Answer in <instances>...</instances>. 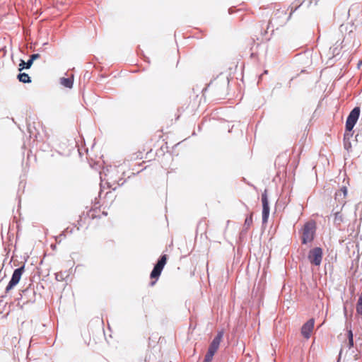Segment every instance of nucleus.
I'll use <instances>...</instances> for the list:
<instances>
[{
    "instance_id": "obj_25",
    "label": "nucleus",
    "mask_w": 362,
    "mask_h": 362,
    "mask_svg": "<svg viewBox=\"0 0 362 362\" xmlns=\"http://www.w3.org/2000/svg\"><path fill=\"white\" fill-rule=\"evenodd\" d=\"M347 337L348 340L350 339H354V334L351 327L347 330Z\"/></svg>"
},
{
    "instance_id": "obj_13",
    "label": "nucleus",
    "mask_w": 362,
    "mask_h": 362,
    "mask_svg": "<svg viewBox=\"0 0 362 362\" xmlns=\"http://www.w3.org/2000/svg\"><path fill=\"white\" fill-rule=\"evenodd\" d=\"M60 83L66 88H71L74 84V79L73 78H61Z\"/></svg>"
},
{
    "instance_id": "obj_19",
    "label": "nucleus",
    "mask_w": 362,
    "mask_h": 362,
    "mask_svg": "<svg viewBox=\"0 0 362 362\" xmlns=\"http://www.w3.org/2000/svg\"><path fill=\"white\" fill-rule=\"evenodd\" d=\"M346 136L344 135V147L347 151H349L351 148V144L349 140H346Z\"/></svg>"
},
{
    "instance_id": "obj_8",
    "label": "nucleus",
    "mask_w": 362,
    "mask_h": 362,
    "mask_svg": "<svg viewBox=\"0 0 362 362\" xmlns=\"http://www.w3.org/2000/svg\"><path fill=\"white\" fill-rule=\"evenodd\" d=\"M315 324V320L311 318L308 320L301 327V334L305 339H309L310 333L313 329Z\"/></svg>"
},
{
    "instance_id": "obj_10",
    "label": "nucleus",
    "mask_w": 362,
    "mask_h": 362,
    "mask_svg": "<svg viewBox=\"0 0 362 362\" xmlns=\"http://www.w3.org/2000/svg\"><path fill=\"white\" fill-rule=\"evenodd\" d=\"M21 295V299L25 298L26 299V302H34L35 297V292L33 288L30 285L28 288L23 290Z\"/></svg>"
},
{
    "instance_id": "obj_27",
    "label": "nucleus",
    "mask_w": 362,
    "mask_h": 362,
    "mask_svg": "<svg viewBox=\"0 0 362 362\" xmlns=\"http://www.w3.org/2000/svg\"><path fill=\"white\" fill-rule=\"evenodd\" d=\"M349 349H351L354 346V339H349Z\"/></svg>"
},
{
    "instance_id": "obj_22",
    "label": "nucleus",
    "mask_w": 362,
    "mask_h": 362,
    "mask_svg": "<svg viewBox=\"0 0 362 362\" xmlns=\"http://www.w3.org/2000/svg\"><path fill=\"white\" fill-rule=\"evenodd\" d=\"M333 57H337L340 53V49L338 47L331 48Z\"/></svg>"
},
{
    "instance_id": "obj_31",
    "label": "nucleus",
    "mask_w": 362,
    "mask_h": 362,
    "mask_svg": "<svg viewBox=\"0 0 362 362\" xmlns=\"http://www.w3.org/2000/svg\"><path fill=\"white\" fill-rule=\"evenodd\" d=\"M358 134H356V138L358 139Z\"/></svg>"
},
{
    "instance_id": "obj_12",
    "label": "nucleus",
    "mask_w": 362,
    "mask_h": 362,
    "mask_svg": "<svg viewBox=\"0 0 362 362\" xmlns=\"http://www.w3.org/2000/svg\"><path fill=\"white\" fill-rule=\"evenodd\" d=\"M252 213H251L249 216H247L245 220L244 226H243V230L241 232V234L244 232H246L247 229L250 227V226L252 224L253 218H252Z\"/></svg>"
},
{
    "instance_id": "obj_4",
    "label": "nucleus",
    "mask_w": 362,
    "mask_h": 362,
    "mask_svg": "<svg viewBox=\"0 0 362 362\" xmlns=\"http://www.w3.org/2000/svg\"><path fill=\"white\" fill-rule=\"evenodd\" d=\"M167 259L168 257L166 255H162L160 257L151 272L150 277L151 279H156L157 280L159 278L165 265L166 264Z\"/></svg>"
},
{
    "instance_id": "obj_33",
    "label": "nucleus",
    "mask_w": 362,
    "mask_h": 362,
    "mask_svg": "<svg viewBox=\"0 0 362 362\" xmlns=\"http://www.w3.org/2000/svg\"><path fill=\"white\" fill-rule=\"evenodd\" d=\"M203 362H205L204 361H203Z\"/></svg>"
},
{
    "instance_id": "obj_16",
    "label": "nucleus",
    "mask_w": 362,
    "mask_h": 362,
    "mask_svg": "<svg viewBox=\"0 0 362 362\" xmlns=\"http://www.w3.org/2000/svg\"><path fill=\"white\" fill-rule=\"evenodd\" d=\"M343 222V217L340 212L337 211L334 214V223L338 227Z\"/></svg>"
},
{
    "instance_id": "obj_26",
    "label": "nucleus",
    "mask_w": 362,
    "mask_h": 362,
    "mask_svg": "<svg viewBox=\"0 0 362 362\" xmlns=\"http://www.w3.org/2000/svg\"><path fill=\"white\" fill-rule=\"evenodd\" d=\"M344 135H346V140H349L350 138L352 136L353 134H352V131L351 132H345L344 133Z\"/></svg>"
},
{
    "instance_id": "obj_5",
    "label": "nucleus",
    "mask_w": 362,
    "mask_h": 362,
    "mask_svg": "<svg viewBox=\"0 0 362 362\" xmlns=\"http://www.w3.org/2000/svg\"><path fill=\"white\" fill-rule=\"evenodd\" d=\"M293 11L291 12L288 16H286V12L284 10H277L270 20L269 25L275 23L278 25H281L286 23L291 18V15L292 14ZM269 26V25H268V27Z\"/></svg>"
},
{
    "instance_id": "obj_24",
    "label": "nucleus",
    "mask_w": 362,
    "mask_h": 362,
    "mask_svg": "<svg viewBox=\"0 0 362 362\" xmlns=\"http://www.w3.org/2000/svg\"><path fill=\"white\" fill-rule=\"evenodd\" d=\"M40 55L39 54H33L30 56V60L32 61V62L33 63V62L35 60H36L37 59L40 58Z\"/></svg>"
},
{
    "instance_id": "obj_14",
    "label": "nucleus",
    "mask_w": 362,
    "mask_h": 362,
    "mask_svg": "<svg viewBox=\"0 0 362 362\" xmlns=\"http://www.w3.org/2000/svg\"><path fill=\"white\" fill-rule=\"evenodd\" d=\"M33 62L31 60L28 59L27 62H25L23 59H21L18 70L21 71L23 69H28L33 65Z\"/></svg>"
},
{
    "instance_id": "obj_28",
    "label": "nucleus",
    "mask_w": 362,
    "mask_h": 362,
    "mask_svg": "<svg viewBox=\"0 0 362 362\" xmlns=\"http://www.w3.org/2000/svg\"><path fill=\"white\" fill-rule=\"evenodd\" d=\"M154 284H155V281H152V282L151 283V286H153V285H154Z\"/></svg>"
},
{
    "instance_id": "obj_20",
    "label": "nucleus",
    "mask_w": 362,
    "mask_h": 362,
    "mask_svg": "<svg viewBox=\"0 0 362 362\" xmlns=\"http://www.w3.org/2000/svg\"><path fill=\"white\" fill-rule=\"evenodd\" d=\"M350 27L351 30H349V35H351V34L352 33L353 30H352V28H353V25H341L340 26V30L341 32H343L344 29L345 28L346 30L348 29V27Z\"/></svg>"
},
{
    "instance_id": "obj_11",
    "label": "nucleus",
    "mask_w": 362,
    "mask_h": 362,
    "mask_svg": "<svg viewBox=\"0 0 362 362\" xmlns=\"http://www.w3.org/2000/svg\"><path fill=\"white\" fill-rule=\"evenodd\" d=\"M116 172H117V169L115 167H114L113 168H111L110 170H107V173L105 174V176L107 177V180H110L113 184L115 182H117L118 186H122L125 182V180H122V179H120L119 180L117 181L116 180L112 179V173Z\"/></svg>"
},
{
    "instance_id": "obj_9",
    "label": "nucleus",
    "mask_w": 362,
    "mask_h": 362,
    "mask_svg": "<svg viewBox=\"0 0 362 362\" xmlns=\"http://www.w3.org/2000/svg\"><path fill=\"white\" fill-rule=\"evenodd\" d=\"M224 332L223 330L218 331L217 334L214 338L212 341L211 342L208 351H211V352L216 353L218 350L221 341L223 337Z\"/></svg>"
},
{
    "instance_id": "obj_23",
    "label": "nucleus",
    "mask_w": 362,
    "mask_h": 362,
    "mask_svg": "<svg viewBox=\"0 0 362 362\" xmlns=\"http://www.w3.org/2000/svg\"><path fill=\"white\" fill-rule=\"evenodd\" d=\"M68 231V228H66L64 231H63L61 234L56 237V240L60 242L62 238H65V233Z\"/></svg>"
},
{
    "instance_id": "obj_18",
    "label": "nucleus",
    "mask_w": 362,
    "mask_h": 362,
    "mask_svg": "<svg viewBox=\"0 0 362 362\" xmlns=\"http://www.w3.org/2000/svg\"><path fill=\"white\" fill-rule=\"evenodd\" d=\"M214 354L215 353L211 352V351H208L204 361L205 362H211L213 359V356H214Z\"/></svg>"
},
{
    "instance_id": "obj_32",
    "label": "nucleus",
    "mask_w": 362,
    "mask_h": 362,
    "mask_svg": "<svg viewBox=\"0 0 362 362\" xmlns=\"http://www.w3.org/2000/svg\"><path fill=\"white\" fill-rule=\"evenodd\" d=\"M1 274V270H0V275Z\"/></svg>"
},
{
    "instance_id": "obj_3",
    "label": "nucleus",
    "mask_w": 362,
    "mask_h": 362,
    "mask_svg": "<svg viewBox=\"0 0 362 362\" xmlns=\"http://www.w3.org/2000/svg\"><path fill=\"white\" fill-rule=\"evenodd\" d=\"M361 110L359 107H355L349 113L346 121V132H351L356 124L359 116Z\"/></svg>"
},
{
    "instance_id": "obj_6",
    "label": "nucleus",
    "mask_w": 362,
    "mask_h": 362,
    "mask_svg": "<svg viewBox=\"0 0 362 362\" xmlns=\"http://www.w3.org/2000/svg\"><path fill=\"white\" fill-rule=\"evenodd\" d=\"M25 270V265H23L13 271L11 279L6 288V293H8L16 286L21 280V276Z\"/></svg>"
},
{
    "instance_id": "obj_2",
    "label": "nucleus",
    "mask_w": 362,
    "mask_h": 362,
    "mask_svg": "<svg viewBox=\"0 0 362 362\" xmlns=\"http://www.w3.org/2000/svg\"><path fill=\"white\" fill-rule=\"evenodd\" d=\"M322 249L320 247H315L309 251L308 254V259L311 264L318 267L322 263Z\"/></svg>"
},
{
    "instance_id": "obj_7",
    "label": "nucleus",
    "mask_w": 362,
    "mask_h": 362,
    "mask_svg": "<svg viewBox=\"0 0 362 362\" xmlns=\"http://www.w3.org/2000/svg\"><path fill=\"white\" fill-rule=\"evenodd\" d=\"M262 223H266L270 213V208L269 206V201L267 197V189H265L262 194Z\"/></svg>"
},
{
    "instance_id": "obj_21",
    "label": "nucleus",
    "mask_w": 362,
    "mask_h": 362,
    "mask_svg": "<svg viewBox=\"0 0 362 362\" xmlns=\"http://www.w3.org/2000/svg\"><path fill=\"white\" fill-rule=\"evenodd\" d=\"M343 193V195L344 197H346V194H347V189L346 187H343L339 192H336V197H338L339 195H341V194Z\"/></svg>"
},
{
    "instance_id": "obj_30",
    "label": "nucleus",
    "mask_w": 362,
    "mask_h": 362,
    "mask_svg": "<svg viewBox=\"0 0 362 362\" xmlns=\"http://www.w3.org/2000/svg\"><path fill=\"white\" fill-rule=\"evenodd\" d=\"M359 64V65H360V64H362V60L359 62V64Z\"/></svg>"
},
{
    "instance_id": "obj_15",
    "label": "nucleus",
    "mask_w": 362,
    "mask_h": 362,
    "mask_svg": "<svg viewBox=\"0 0 362 362\" xmlns=\"http://www.w3.org/2000/svg\"><path fill=\"white\" fill-rule=\"evenodd\" d=\"M17 78L19 80L20 82H22L23 83H31V78L29 76V75L26 73H20L17 76Z\"/></svg>"
},
{
    "instance_id": "obj_1",
    "label": "nucleus",
    "mask_w": 362,
    "mask_h": 362,
    "mask_svg": "<svg viewBox=\"0 0 362 362\" xmlns=\"http://www.w3.org/2000/svg\"><path fill=\"white\" fill-rule=\"evenodd\" d=\"M315 233V223L313 221L305 223L303 228L302 244L311 243L314 240Z\"/></svg>"
},
{
    "instance_id": "obj_29",
    "label": "nucleus",
    "mask_w": 362,
    "mask_h": 362,
    "mask_svg": "<svg viewBox=\"0 0 362 362\" xmlns=\"http://www.w3.org/2000/svg\"><path fill=\"white\" fill-rule=\"evenodd\" d=\"M103 215H105V216H107V214L106 212H103Z\"/></svg>"
},
{
    "instance_id": "obj_17",
    "label": "nucleus",
    "mask_w": 362,
    "mask_h": 362,
    "mask_svg": "<svg viewBox=\"0 0 362 362\" xmlns=\"http://www.w3.org/2000/svg\"><path fill=\"white\" fill-rule=\"evenodd\" d=\"M356 312L362 315V292L356 305Z\"/></svg>"
}]
</instances>
